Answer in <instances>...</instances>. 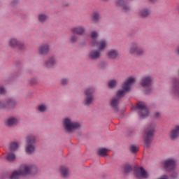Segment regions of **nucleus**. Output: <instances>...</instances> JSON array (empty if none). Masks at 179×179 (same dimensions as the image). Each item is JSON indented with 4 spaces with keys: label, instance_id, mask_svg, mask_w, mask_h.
Here are the masks:
<instances>
[{
    "label": "nucleus",
    "instance_id": "1",
    "mask_svg": "<svg viewBox=\"0 0 179 179\" xmlns=\"http://www.w3.org/2000/svg\"><path fill=\"white\" fill-rule=\"evenodd\" d=\"M135 77L130 76L127 78V80L124 81L122 90H119L115 96H113L110 101V106L114 110V113H118V104H120V100L124 97L129 90H131V86L133 83H135Z\"/></svg>",
    "mask_w": 179,
    "mask_h": 179
},
{
    "label": "nucleus",
    "instance_id": "2",
    "mask_svg": "<svg viewBox=\"0 0 179 179\" xmlns=\"http://www.w3.org/2000/svg\"><path fill=\"white\" fill-rule=\"evenodd\" d=\"M156 123L147 124L144 129V143L145 148H150V143L153 141L155 132H156Z\"/></svg>",
    "mask_w": 179,
    "mask_h": 179
},
{
    "label": "nucleus",
    "instance_id": "3",
    "mask_svg": "<svg viewBox=\"0 0 179 179\" xmlns=\"http://www.w3.org/2000/svg\"><path fill=\"white\" fill-rule=\"evenodd\" d=\"M94 92H96V87H88L84 91L85 98L83 101V106L85 107H90L94 101Z\"/></svg>",
    "mask_w": 179,
    "mask_h": 179
},
{
    "label": "nucleus",
    "instance_id": "4",
    "mask_svg": "<svg viewBox=\"0 0 179 179\" xmlns=\"http://www.w3.org/2000/svg\"><path fill=\"white\" fill-rule=\"evenodd\" d=\"M25 152L27 155H33L36 152V136L33 134H29L26 138Z\"/></svg>",
    "mask_w": 179,
    "mask_h": 179
},
{
    "label": "nucleus",
    "instance_id": "5",
    "mask_svg": "<svg viewBox=\"0 0 179 179\" xmlns=\"http://www.w3.org/2000/svg\"><path fill=\"white\" fill-rule=\"evenodd\" d=\"M171 95L173 99L179 97V73L171 79Z\"/></svg>",
    "mask_w": 179,
    "mask_h": 179
},
{
    "label": "nucleus",
    "instance_id": "6",
    "mask_svg": "<svg viewBox=\"0 0 179 179\" xmlns=\"http://www.w3.org/2000/svg\"><path fill=\"white\" fill-rule=\"evenodd\" d=\"M80 126V123L78 122H73L69 117L63 119V127L64 129L68 132H71V131H73V129H79Z\"/></svg>",
    "mask_w": 179,
    "mask_h": 179
},
{
    "label": "nucleus",
    "instance_id": "7",
    "mask_svg": "<svg viewBox=\"0 0 179 179\" xmlns=\"http://www.w3.org/2000/svg\"><path fill=\"white\" fill-rule=\"evenodd\" d=\"M22 177H27L37 173V166L34 164H29L23 165L22 168L20 169Z\"/></svg>",
    "mask_w": 179,
    "mask_h": 179
},
{
    "label": "nucleus",
    "instance_id": "8",
    "mask_svg": "<svg viewBox=\"0 0 179 179\" xmlns=\"http://www.w3.org/2000/svg\"><path fill=\"white\" fill-rule=\"evenodd\" d=\"M134 110H137L140 118L143 119L149 116V110H148V107L146 106V103H145V102L138 103L136 106L134 108Z\"/></svg>",
    "mask_w": 179,
    "mask_h": 179
},
{
    "label": "nucleus",
    "instance_id": "9",
    "mask_svg": "<svg viewBox=\"0 0 179 179\" xmlns=\"http://www.w3.org/2000/svg\"><path fill=\"white\" fill-rule=\"evenodd\" d=\"M141 85L143 89H148V90H145V94H149L150 92H152V77L149 76H144L141 78Z\"/></svg>",
    "mask_w": 179,
    "mask_h": 179
},
{
    "label": "nucleus",
    "instance_id": "10",
    "mask_svg": "<svg viewBox=\"0 0 179 179\" xmlns=\"http://www.w3.org/2000/svg\"><path fill=\"white\" fill-rule=\"evenodd\" d=\"M129 52L132 55H142L145 54V49L140 48L139 43L134 42L130 45Z\"/></svg>",
    "mask_w": 179,
    "mask_h": 179
},
{
    "label": "nucleus",
    "instance_id": "11",
    "mask_svg": "<svg viewBox=\"0 0 179 179\" xmlns=\"http://www.w3.org/2000/svg\"><path fill=\"white\" fill-rule=\"evenodd\" d=\"M177 161L173 158H168L164 161V167L166 171H173L176 169Z\"/></svg>",
    "mask_w": 179,
    "mask_h": 179
},
{
    "label": "nucleus",
    "instance_id": "12",
    "mask_svg": "<svg viewBox=\"0 0 179 179\" xmlns=\"http://www.w3.org/2000/svg\"><path fill=\"white\" fill-rule=\"evenodd\" d=\"M87 58L91 61H99L101 58V52L97 49H92L88 52Z\"/></svg>",
    "mask_w": 179,
    "mask_h": 179
},
{
    "label": "nucleus",
    "instance_id": "13",
    "mask_svg": "<svg viewBox=\"0 0 179 179\" xmlns=\"http://www.w3.org/2000/svg\"><path fill=\"white\" fill-rule=\"evenodd\" d=\"M91 45L92 47H97L98 51L101 52L106 49L107 47V41L106 40H101L100 41H94L93 42H91Z\"/></svg>",
    "mask_w": 179,
    "mask_h": 179
},
{
    "label": "nucleus",
    "instance_id": "14",
    "mask_svg": "<svg viewBox=\"0 0 179 179\" xmlns=\"http://www.w3.org/2000/svg\"><path fill=\"white\" fill-rule=\"evenodd\" d=\"M8 44L11 48H16L17 47L20 50H23V44L20 41L16 39L15 38H11L8 40Z\"/></svg>",
    "mask_w": 179,
    "mask_h": 179
},
{
    "label": "nucleus",
    "instance_id": "15",
    "mask_svg": "<svg viewBox=\"0 0 179 179\" xmlns=\"http://www.w3.org/2000/svg\"><path fill=\"white\" fill-rule=\"evenodd\" d=\"M152 13V8L150 7H143L139 9L138 15L140 17L145 19L148 16H150Z\"/></svg>",
    "mask_w": 179,
    "mask_h": 179
},
{
    "label": "nucleus",
    "instance_id": "16",
    "mask_svg": "<svg viewBox=\"0 0 179 179\" xmlns=\"http://www.w3.org/2000/svg\"><path fill=\"white\" fill-rule=\"evenodd\" d=\"M134 175L138 179L148 178V177H149L148 172L143 169V167H140V169L135 171Z\"/></svg>",
    "mask_w": 179,
    "mask_h": 179
},
{
    "label": "nucleus",
    "instance_id": "17",
    "mask_svg": "<svg viewBox=\"0 0 179 179\" xmlns=\"http://www.w3.org/2000/svg\"><path fill=\"white\" fill-rule=\"evenodd\" d=\"M6 110H13L16 107V100L13 98H8L5 100Z\"/></svg>",
    "mask_w": 179,
    "mask_h": 179
},
{
    "label": "nucleus",
    "instance_id": "18",
    "mask_svg": "<svg viewBox=\"0 0 179 179\" xmlns=\"http://www.w3.org/2000/svg\"><path fill=\"white\" fill-rule=\"evenodd\" d=\"M73 34H77V36H82L84 33H86V29L83 25H78L74 27L71 30Z\"/></svg>",
    "mask_w": 179,
    "mask_h": 179
},
{
    "label": "nucleus",
    "instance_id": "19",
    "mask_svg": "<svg viewBox=\"0 0 179 179\" xmlns=\"http://www.w3.org/2000/svg\"><path fill=\"white\" fill-rule=\"evenodd\" d=\"M39 55H47L50 52V45L43 44L38 48Z\"/></svg>",
    "mask_w": 179,
    "mask_h": 179
},
{
    "label": "nucleus",
    "instance_id": "20",
    "mask_svg": "<svg viewBox=\"0 0 179 179\" xmlns=\"http://www.w3.org/2000/svg\"><path fill=\"white\" fill-rule=\"evenodd\" d=\"M116 6H122V8H123V10H124V12L126 13H128V12H129L131 10V8L128 5V3H127V2H125L124 0H117Z\"/></svg>",
    "mask_w": 179,
    "mask_h": 179
},
{
    "label": "nucleus",
    "instance_id": "21",
    "mask_svg": "<svg viewBox=\"0 0 179 179\" xmlns=\"http://www.w3.org/2000/svg\"><path fill=\"white\" fill-rule=\"evenodd\" d=\"M44 65L45 68H52V66H56L57 65V59L54 57H50L48 60L45 61Z\"/></svg>",
    "mask_w": 179,
    "mask_h": 179
},
{
    "label": "nucleus",
    "instance_id": "22",
    "mask_svg": "<svg viewBox=\"0 0 179 179\" xmlns=\"http://www.w3.org/2000/svg\"><path fill=\"white\" fill-rule=\"evenodd\" d=\"M6 127H15V125H17V119L16 117H8L5 122Z\"/></svg>",
    "mask_w": 179,
    "mask_h": 179
},
{
    "label": "nucleus",
    "instance_id": "23",
    "mask_svg": "<svg viewBox=\"0 0 179 179\" xmlns=\"http://www.w3.org/2000/svg\"><path fill=\"white\" fill-rule=\"evenodd\" d=\"M120 55V52L117 50L112 49L108 51V57L109 59H116Z\"/></svg>",
    "mask_w": 179,
    "mask_h": 179
},
{
    "label": "nucleus",
    "instance_id": "24",
    "mask_svg": "<svg viewBox=\"0 0 179 179\" xmlns=\"http://www.w3.org/2000/svg\"><path fill=\"white\" fill-rule=\"evenodd\" d=\"M100 19H101L100 13H99V11L94 12L92 15V21L93 22V23H99Z\"/></svg>",
    "mask_w": 179,
    "mask_h": 179
},
{
    "label": "nucleus",
    "instance_id": "25",
    "mask_svg": "<svg viewBox=\"0 0 179 179\" xmlns=\"http://www.w3.org/2000/svg\"><path fill=\"white\" fill-rule=\"evenodd\" d=\"M22 176L20 171H14L8 177V179H19V177Z\"/></svg>",
    "mask_w": 179,
    "mask_h": 179
},
{
    "label": "nucleus",
    "instance_id": "26",
    "mask_svg": "<svg viewBox=\"0 0 179 179\" xmlns=\"http://www.w3.org/2000/svg\"><path fill=\"white\" fill-rule=\"evenodd\" d=\"M47 19H48V15L45 14L41 13L38 16V20L40 23H45Z\"/></svg>",
    "mask_w": 179,
    "mask_h": 179
},
{
    "label": "nucleus",
    "instance_id": "27",
    "mask_svg": "<svg viewBox=\"0 0 179 179\" xmlns=\"http://www.w3.org/2000/svg\"><path fill=\"white\" fill-rule=\"evenodd\" d=\"M19 148V144L17 143H10L8 147V149L10 152H15V150H17V148Z\"/></svg>",
    "mask_w": 179,
    "mask_h": 179
},
{
    "label": "nucleus",
    "instance_id": "28",
    "mask_svg": "<svg viewBox=\"0 0 179 179\" xmlns=\"http://www.w3.org/2000/svg\"><path fill=\"white\" fill-rule=\"evenodd\" d=\"M6 159L7 162H15V159H16V155L13 152H9L8 154H7Z\"/></svg>",
    "mask_w": 179,
    "mask_h": 179
},
{
    "label": "nucleus",
    "instance_id": "29",
    "mask_svg": "<svg viewBox=\"0 0 179 179\" xmlns=\"http://www.w3.org/2000/svg\"><path fill=\"white\" fill-rule=\"evenodd\" d=\"M107 152H108V149L101 148L98 150V156H101V157H106V156H107Z\"/></svg>",
    "mask_w": 179,
    "mask_h": 179
},
{
    "label": "nucleus",
    "instance_id": "30",
    "mask_svg": "<svg viewBox=\"0 0 179 179\" xmlns=\"http://www.w3.org/2000/svg\"><path fill=\"white\" fill-rule=\"evenodd\" d=\"M169 135L178 136V135H179V125H177L175 128L172 129L169 132Z\"/></svg>",
    "mask_w": 179,
    "mask_h": 179
},
{
    "label": "nucleus",
    "instance_id": "31",
    "mask_svg": "<svg viewBox=\"0 0 179 179\" xmlns=\"http://www.w3.org/2000/svg\"><path fill=\"white\" fill-rule=\"evenodd\" d=\"M37 110L39 113H45L47 111V106L44 103L38 105Z\"/></svg>",
    "mask_w": 179,
    "mask_h": 179
},
{
    "label": "nucleus",
    "instance_id": "32",
    "mask_svg": "<svg viewBox=\"0 0 179 179\" xmlns=\"http://www.w3.org/2000/svg\"><path fill=\"white\" fill-rule=\"evenodd\" d=\"M60 173L62 176V177H64V178L68 177V169L66 167H64V166H62L60 168Z\"/></svg>",
    "mask_w": 179,
    "mask_h": 179
},
{
    "label": "nucleus",
    "instance_id": "33",
    "mask_svg": "<svg viewBox=\"0 0 179 179\" xmlns=\"http://www.w3.org/2000/svg\"><path fill=\"white\" fill-rule=\"evenodd\" d=\"M90 37L92 40V43H93L94 41H97V37H99V33H97V31H94L91 32Z\"/></svg>",
    "mask_w": 179,
    "mask_h": 179
},
{
    "label": "nucleus",
    "instance_id": "34",
    "mask_svg": "<svg viewBox=\"0 0 179 179\" xmlns=\"http://www.w3.org/2000/svg\"><path fill=\"white\" fill-rule=\"evenodd\" d=\"M108 86L109 89H114L117 86V80H110L108 81Z\"/></svg>",
    "mask_w": 179,
    "mask_h": 179
},
{
    "label": "nucleus",
    "instance_id": "35",
    "mask_svg": "<svg viewBox=\"0 0 179 179\" xmlns=\"http://www.w3.org/2000/svg\"><path fill=\"white\" fill-rule=\"evenodd\" d=\"M129 149H130L131 153H133V155H135V153L138 152V148H136V145H131Z\"/></svg>",
    "mask_w": 179,
    "mask_h": 179
},
{
    "label": "nucleus",
    "instance_id": "36",
    "mask_svg": "<svg viewBox=\"0 0 179 179\" xmlns=\"http://www.w3.org/2000/svg\"><path fill=\"white\" fill-rule=\"evenodd\" d=\"M131 171H132V166H131V165H126L124 166V173L126 174H128V173H129Z\"/></svg>",
    "mask_w": 179,
    "mask_h": 179
},
{
    "label": "nucleus",
    "instance_id": "37",
    "mask_svg": "<svg viewBox=\"0 0 179 179\" xmlns=\"http://www.w3.org/2000/svg\"><path fill=\"white\" fill-rule=\"evenodd\" d=\"M76 41H78V36H76V35H72L70 37V42L71 43H76Z\"/></svg>",
    "mask_w": 179,
    "mask_h": 179
},
{
    "label": "nucleus",
    "instance_id": "38",
    "mask_svg": "<svg viewBox=\"0 0 179 179\" xmlns=\"http://www.w3.org/2000/svg\"><path fill=\"white\" fill-rule=\"evenodd\" d=\"M68 82H69L68 78H63L61 80V85L62 86H66V85H68Z\"/></svg>",
    "mask_w": 179,
    "mask_h": 179
},
{
    "label": "nucleus",
    "instance_id": "39",
    "mask_svg": "<svg viewBox=\"0 0 179 179\" xmlns=\"http://www.w3.org/2000/svg\"><path fill=\"white\" fill-rule=\"evenodd\" d=\"M6 93V88L3 86H0V94H5Z\"/></svg>",
    "mask_w": 179,
    "mask_h": 179
},
{
    "label": "nucleus",
    "instance_id": "40",
    "mask_svg": "<svg viewBox=\"0 0 179 179\" xmlns=\"http://www.w3.org/2000/svg\"><path fill=\"white\" fill-rule=\"evenodd\" d=\"M106 66H107V64L104 62L99 64V68H101V69H106Z\"/></svg>",
    "mask_w": 179,
    "mask_h": 179
},
{
    "label": "nucleus",
    "instance_id": "41",
    "mask_svg": "<svg viewBox=\"0 0 179 179\" xmlns=\"http://www.w3.org/2000/svg\"><path fill=\"white\" fill-rule=\"evenodd\" d=\"M6 106L5 103H3L2 101H0V110L3 109V110H6Z\"/></svg>",
    "mask_w": 179,
    "mask_h": 179
},
{
    "label": "nucleus",
    "instance_id": "42",
    "mask_svg": "<svg viewBox=\"0 0 179 179\" xmlns=\"http://www.w3.org/2000/svg\"><path fill=\"white\" fill-rule=\"evenodd\" d=\"M169 138L171 139V141H176V139H178V136H173L169 134Z\"/></svg>",
    "mask_w": 179,
    "mask_h": 179
},
{
    "label": "nucleus",
    "instance_id": "43",
    "mask_svg": "<svg viewBox=\"0 0 179 179\" xmlns=\"http://www.w3.org/2000/svg\"><path fill=\"white\" fill-rule=\"evenodd\" d=\"M171 178H177V173L173 172L172 173V174L171 175Z\"/></svg>",
    "mask_w": 179,
    "mask_h": 179
},
{
    "label": "nucleus",
    "instance_id": "44",
    "mask_svg": "<svg viewBox=\"0 0 179 179\" xmlns=\"http://www.w3.org/2000/svg\"><path fill=\"white\" fill-rule=\"evenodd\" d=\"M15 3H19V1H17V0H14V1L11 3V6H13L14 5H15Z\"/></svg>",
    "mask_w": 179,
    "mask_h": 179
},
{
    "label": "nucleus",
    "instance_id": "45",
    "mask_svg": "<svg viewBox=\"0 0 179 179\" xmlns=\"http://www.w3.org/2000/svg\"><path fill=\"white\" fill-rule=\"evenodd\" d=\"M155 117L156 118H159L160 117V113H159V112L155 113Z\"/></svg>",
    "mask_w": 179,
    "mask_h": 179
},
{
    "label": "nucleus",
    "instance_id": "46",
    "mask_svg": "<svg viewBox=\"0 0 179 179\" xmlns=\"http://www.w3.org/2000/svg\"><path fill=\"white\" fill-rule=\"evenodd\" d=\"M176 52L178 55H179V47L177 48Z\"/></svg>",
    "mask_w": 179,
    "mask_h": 179
},
{
    "label": "nucleus",
    "instance_id": "47",
    "mask_svg": "<svg viewBox=\"0 0 179 179\" xmlns=\"http://www.w3.org/2000/svg\"><path fill=\"white\" fill-rule=\"evenodd\" d=\"M150 2H152V3H155V2L157 1V0H149Z\"/></svg>",
    "mask_w": 179,
    "mask_h": 179
},
{
    "label": "nucleus",
    "instance_id": "48",
    "mask_svg": "<svg viewBox=\"0 0 179 179\" xmlns=\"http://www.w3.org/2000/svg\"><path fill=\"white\" fill-rule=\"evenodd\" d=\"M104 2H108V0H103Z\"/></svg>",
    "mask_w": 179,
    "mask_h": 179
},
{
    "label": "nucleus",
    "instance_id": "49",
    "mask_svg": "<svg viewBox=\"0 0 179 179\" xmlns=\"http://www.w3.org/2000/svg\"><path fill=\"white\" fill-rule=\"evenodd\" d=\"M126 1H129V0H126Z\"/></svg>",
    "mask_w": 179,
    "mask_h": 179
}]
</instances>
